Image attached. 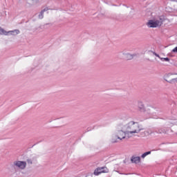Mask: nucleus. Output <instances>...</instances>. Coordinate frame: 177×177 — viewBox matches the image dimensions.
<instances>
[{
  "label": "nucleus",
  "mask_w": 177,
  "mask_h": 177,
  "mask_svg": "<svg viewBox=\"0 0 177 177\" xmlns=\"http://www.w3.org/2000/svg\"><path fill=\"white\" fill-rule=\"evenodd\" d=\"M122 129L125 131L127 135H129V133H139L143 129L140 128V125H139L138 122L130 121L125 125L122 124Z\"/></svg>",
  "instance_id": "1"
},
{
  "label": "nucleus",
  "mask_w": 177,
  "mask_h": 177,
  "mask_svg": "<svg viewBox=\"0 0 177 177\" xmlns=\"http://www.w3.org/2000/svg\"><path fill=\"white\" fill-rule=\"evenodd\" d=\"M164 21H165V17L164 15L156 16L153 19L149 20L147 23V26L149 28H157L162 26Z\"/></svg>",
  "instance_id": "2"
},
{
  "label": "nucleus",
  "mask_w": 177,
  "mask_h": 177,
  "mask_svg": "<svg viewBox=\"0 0 177 177\" xmlns=\"http://www.w3.org/2000/svg\"><path fill=\"white\" fill-rule=\"evenodd\" d=\"M12 167L14 168V169H15V171L16 169H21V171H23L27 167V162L16 160L13 162Z\"/></svg>",
  "instance_id": "3"
},
{
  "label": "nucleus",
  "mask_w": 177,
  "mask_h": 177,
  "mask_svg": "<svg viewBox=\"0 0 177 177\" xmlns=\"http://www.w3.org/2000/svg\"><path fill=\"white\" fill-rule=\"evenodd\" d=\"M169 80H165L169 84H177V73H169L167 75Z\"/></svg>",
  "instance_id": "4"
},
{
  "label": "nucleus",
  "mask_w": 177,
  "mask_h": 177,
  "mask_svg": "<svg viewBox=\"0 0 177 177\" xmlns=\"http://www.w3.org/2000/svg\"><path fill=\"white\" fill-rule=\"evenodd\" d=\"M122 124H120L118 126V132L116 133V136H120V138H121V139H125V135H127V133H125V131H124L122 129Z\"/></svg>",
  "instance_id": "5"
},
{
  "label": "nucleus",
  "mask_w": 177,
  "mask_h": 177,
  "mask_svg": "<svg viewBox=\"0 0 177 177\" xmlns=\"http://www.w3.org/2000/svg\"><path fill=\"white\" fill-rule=\"evenodd\" d=\"M109 172V169L106 167H97L94 171V175L97 176L100 175V174H107Z\"/></svg>",
  "instance_id": "6"
},
{
  "label": "nucleus",
  "mask_w": 177,
  "mask_h": 177,
  "mask_svg": "<svg viewBox=\"0 0 177 177\" xmlns=\"http://www.w3.org/2000/svg\"><path fill=\"white\" fill-rule=\"evenodd\" d=\"M124 56H125V59H127V60H132V59H133V57H135V56H136V54H130L129 53H123Z\"/></svg>",
  "instance_id": "7"
},
{
  "label": "nucleus",
  "mask_w": 177,
  "mask_h": 177,
  "mask_svg": "<svg viewBox=\"0 0 177 177\" xmlns=\"http://www.w3.org/2000/svg\"><path fill=\"white\" fill-rule=\"evenodd\" d=\"M117 139H119L120 140H122V138L120 137V136L113 135L112 138L111 140V143H117L118 142Z\"/></svg>",
  "instance_id": "8"
},
{
  "label": "nucleus",
  "mask_w": 177,
  "mask_h": 177,
  "mask_svg": "<svg viewBox=\"0 0 177 177\" xmlns=\"http://www.w3.org/2000/svg\"><path fill=\"white\" fill-rule=\"evenodd\" d=\"M131 162L134 164H138V162H140V157L139 156H132L131 158Z\"/></svg>",
  "instance_id": "9"
},
{
  "label": "nucleus",
  "mask_w": 177,
  "mask_h": 177,
  "mask_svg": "<svg viewBox=\"0 0 177 177\" xmlns=\"http://www.w3.org/2000/svg\"><path fill=\"white\" fill-rule=\"evenodd\" d=\"M8 34H10V35H13L14 37H16V35H18V34H20V30L18 29H15L14 30H10L8 31Z\"/></svg>",
  "instance_id": "10"
},
{
  "label": "nucleus",
  "mask_w": 177,
  "mask_h": 177,
  "mask_svg": "<svg viewBox=\"0 0 177 177\" xmlns=\"http://www.w3.org/2000/svg\"><path fill=\"white\" fill-rule=\"evenodd\" d=\"M138 109L140 111H145V104H143V102H138Z\"/></svg>",
  "instance_id": "11"
},
{
  "label": "nucleus",
  "mask_w": 177,
  "mask_h": 177,
  "mask_svg": "<svg viewBox=\"0 0 177 177\" xmlns=\"http://www.w3.org/2000/svg\"><path fill=\"white\" fill-rule=\"evenodd\" d=\"M8 31L0 27V35H8Z\"/></svg>",
  "instance_id": "12"
},
{
  "label": "nucleus",
  "mask_w": 177,
  "mask_h": 177,
  "mask_svg": "<svg viewBox=\"0 0 177 177\" xmlns=\"http://www.w3.org/2000/svg\"><path fill=\"white\" fill-rule=\"evenodd\" d=\"M171 6L174 10H177V1H172L171 3Z\"/></svg>",
  "instance_id": "13"
},
{
  "label": "nucleus",
  "mask_w": 177,
  "mask_h": 177,
  "mask_svg": "<svg viewBox=\"0 0 177 177\" xmlns=\"http://www.w3.org/2000/svg\"><path fill=\"white\" fill-rule=\"evenodd\" d=\"M149 154H151V151H147V152L144 153L141 156V158H145L147 156H149Z\"/></svg>",
  "instance_id": "14"
},
{
  "label": "nucleus",
  "mask_w": 177,
  "mask_h": 177,
  "mask_svg": "<svg viewBox=\"0 0 177 177\" xmlns=\"http://www.w3.org/2000/svg\"><path fill=\"white\" fill-rule=\"evenodd\" d=\"M39 19H44V11H41L39 15Z\"/></svg>",
  "instance_id": "15"
},
{
  "label": "nucleus",
  "mask_w": 177,
  "mask_h": 177,
  "mask_svg": "<svg viewBox=\"0 0 177 177\" xmlns=\"http://www.w3.org/2000/svg\"><path fill=\"white\" fill-rule=\"evenodd\" d=\"M147 53H153V55H154L155 56H158V54H157L156 52L153 51V50H148Z\"/></svg>",
  "instance_id": "16"
},
{
  "label": "nucleus",
  "mask_w": 177,
  "mask_h": 177,
  "mask_svg": "<svg viewBox=\"0 0 177 177\" xmlns=\"http://www.w3.org/2000/svg\"><path fill=\"white\" fill-rule=\"evenodd\" d=\"M160 60L162 62H169V58H168V57H166V58L162 57V58H160Z\"/></svg>",
  "instance_id": "17"
},
{
  "label": "nucleus",
  "mask_w": 177,
  "mask_h": 177,
  "mask_svg": "<svg viewBox=\"0 0 177 177\" xmlns=\"http://www.w3.org/2000/svg\"><path fill=\"white\" fill-rule=\"evenodd\" d=\"M26 162H28V164L32 165V160L31 159H27Z\"/></svg>",
  "instance_id": "18"
},
{
  "label": "nucleus",
  "mask_w": 177,
  "mask_h": 177,
  "mask_svg": "<svg viewBox=\"0 0 177 177\" xmlns=\"http://www.w3.org/2000/svg\"><path fill=\"white\" fill-rule=\"evenodd\" d=\"M171 52H173V53H177V46L176 48H174Z\"/></svg>",
  "instance_id": "19"
},
{
  "label": "nucleus",
  "mask_w": 177,
  "mask_h": 177,
  "mask_svg": "<svg viewBox=\"0 0 177 177\" xmlns=\"http://www.w3.org/2000/svg\"><path fill=\"white\" fill-rule=\"evenodd\" d=\"M168 120H175V116H168Z\"/></svg>",
  "instance_id": "20"
},
{
  "label": "nucleus",
  "mask_w": 177,
  "mask_h": 177,
  "mask_svg": "<svg viewBox=\"0 0 177 177\" xmlns=\"http://www.w3.org/2000/svg\"><path fill=\"white\" fill-rule=\"evenodd\" d=\"M46 10H48V8H44V10H41V12H43V13H44L45 12H46Z\"/></svg>",
  "instance_id": "21"
},
{
  "label": "nucleus",
  "mask_w": 177,
  "mask_h": 177,
  "mask_svg": "<svg viewBox=\"0 0 177 177\" xmlns=\"http://www.w3.org/2000/svg\"><path fill=\"white\" fill-rule=\"evenodd\" d=\"M156 57H158L159 59H162V57H160V55L158 54V56H156Z\"/></svg>",
  "instance_id": "22"
},
{
  "label": "nucleus",
  "mask_w": 177,
  "mask_h": 177,
  "mask_svg": "<svg viewBox=\"0 0 177 177\" xmlns=\"http://www.w3.org/2000/svg\"><path fill=\"white\" fill-rule=\"evenodd\" d=\"M33 2H38L39 0H32Z\"/></svg>",
  "instance_id": "23"
},
{
  "label": "nucleus",
  "mask_w": 177,
  "mask_h": 177,
  "mask_svg": "<svg viewBox=\"0 0 177 177\" xmlns=\"http://www.w3.org/2000/svg\"><path fill=\"white\" fill-rule=\"evenodd\" d=\"M171 77H173L174 78H176V75H171Z\"/></svg>",
  "instance_id": "24"
},
{
  "label": "nucleus",
  "mask_w": 177,
  "mask_h": 177,
  "mask_svg": "<svg viewBox=\"0 0 177 177\" xmlns=\"http://www.w3.org/2000/svg\"><path fill=\"white\" fill-rule=\"evenodd\" d=\"M147 60H148V62H150V59L147 58Z\"/></svg>",
  "instance_id": "25"
},
{
  "label": "nucleus",
  "mask_w": 177,
  "mask_h": 177,
  "mask_svg": "<svg viewBox=\"0 0 177 177\" xmlns=\"http://www.w3.org/2000/svg\"><path fill=\"white\" fill-rule=\"evenodd\" d=\"M176 135H177V133H176Z\"/></svg>",
  "instance_id": "26"
}]
</instances>
